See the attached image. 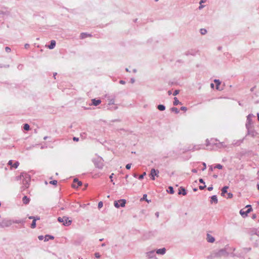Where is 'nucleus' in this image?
<instances>
[{
	"label": "nucleus",
	"mask_w": 259,
	"mask_h": 259,
	"mask_svg": "<svg viewBox=\"0 0 259 259\" xmlns=\"http://www.w3.org/2000/svg\"><path fill=\"white\" fill-rule=\"evenodd\" d=\"M95 255L96 257H97V258H100V255L99 253H96L95 254Z\"/></svg>",
	"instance_id": "72a5a7b5"
},
{
	"label": "nucleus",
	"mask_w": 259,
	"mask_h": 259,
	"mask_svg": "<svg viewBox=\"0 0 259 259\" xmlns=\"http://www.w3.org/2000/svg\"><path fill=\"white\" fill-rule=\"evenodd\" d=\"M205 2H206V0H201V1L200 2V6H199L200 9H202L203 7V6L202 5H201L202 3H204Z\"/></svg>",
	"instance_id": "5701e85b"
},
{
	"label": "nucleus",
	"mask_w": 259,
	"mask_h": 259,
	"mask_svg": "<svg viewBox=\"0 0 259 259\" xmlns=\"http://www.w3.org/2000/svg\"><path fill=\"white\" fill-rule=\"evenodd\" d=\"M155 1L157 2V1H158V0H155Z\"/></svg>",
	"instance_id": "052dcab7"
},
{
	"label": "nucleus",
	"mask_w": 259,
	"mask_h": 259,
	"mask_svg": "<svg viewBox=\"0 0 259 259\" xmlns=\"http://www.w3.org/2000/svg\"><path fill=\"white\" fill-rule=\"evenodd\" d=\"M214 82L216 83V89L218 90H221L220 89V81L219 80H214Z\"/></svg>",
	"instance_id": "dca6fc26"
},
{
	"label": "nucleus",
	"mask_w": 259,
	"mask_h": 259,
	"mask_svg": "<svg viewBox=\"0 0 259 259\" xmlns=\"http://www.w3.org/2000/svg\"><path fill=\"white\" fill-rule=\"evenodd\" d=\"M172 111H175L176 113H178L179 112L178 109L177 108H172Z\"/></svg>",
	"instance_id": "7c9ffc66"
},
{
	"label": "nucleus",
	"mask_w": 259,
	"mask_h": 259,
	"mask_svg": "<svg viewBox=\"0 0 259 259\" xmlns=\"http://www.w3.org/2000/svg\"><path fill=\"white\" fill-rule=\"evenodd\" d=\"M181 103L180 102V101L178 100V99H177V98L176 97H175L174 98V105H177L179 104H180Z\"/></svg>",
	"instance_id": "a211bd4d"
},
{
	"label": "nucleus",
	"mask_w": 259,
	"mask_h": 259,
	"mask_svg": "<svg viewBox=\"0 0 259 259\" xmlns=\"http://www.w3.org/2000/svg\"><path fill=\"white\" fill-rule=\"evenodd\" d=\"M82 185V183L81 181H78L77 179H74L73 180V183L72 185V187L74 188H78L79 186Z\"/></svg>",
	"instance_id": "39448f33"
},
{
	"label": "nucleus",
	"mask_w": 259,
	"mask_h": 259,
	"mask_svg": "<svg viewBox=\"0 0 259 259\" xmlns=\"http://www.w3.org/2000/svg\"><path fill=\"white\" fill-rule=\"evenodd\" d=\"M36 219H34V220H33L32 223L31 224V227L32 228H35L36 227Z\"/></svg>",
	"instance_id": "aec40b11"
},
{
	"label": "nucleus",
	"mask_w": 259,
	"mask_h": 259,
	"mask_svg": "<svg viewBox=\"0 0 259 259\" xmlns=\"http://www.w3.org/2000/svg\"><path fill=\"white\" fill-rule=\"evenodd\" d=\"M214 177L215 178H217V176H214Z\"/></svg>",
	"instance_id": "bf43d9fd"
},
{
	"label": "nucleus",
	"mask_w": 259,
	"mask_h": 259,
	"mask_svg": "<svg viewBox=\"0 0 259 259\" xmlns=\"http://www.w3.org/2000/svg\"><path fill=\"white\" fill-rule=\"evenodd\" d=\"M233 197V194L231 193H229L228 194V198H231Z\"/></svg>",
	"instance_id": "2f4dec72"
},
{
	"label": "nucleus",
	"mask_w": 259,
	"mask_h": 259,
	"mask_svg": "<svg viewBox=\"0 0 259 259\" xmlns=\"http://www.w3.org/2000/svg\"><path fill=\"white\" fill-rule=\"evenodd\" d=\"M8 164L11 166V168L13 167L16 168L18 166L19 163L17 161L15 163L13 164V161L11 160L8 162Z\"/></svg>",
	"instance_id": "0eeeda50"
},
{
	"label": "nucleus",
	"mask_w": 259,
	"mask_h": 259,
	"mask_svg": "<svg viewBox=\"0 0 259 259\" xmlns=\"http://www.w3.org/2000/svg\"><path fill=\"white\" fill-rule=\"evenodd\" d=\"M211 203H212L213 202H214L215 203H218V199L215 195L212 196L211 197Z\"/></svg>",
	"instance_id": "f3484780"
},
{
	"label": "nucleus",
	"mask_w": 259,
	"mask_h": 259,
	"mask_svg": "<svg viewBox=\"0 0 259 259\" xmlns=\"http://www.w3.org/2000/svg\"><path fill=\"white\" fill-rule=\"evenodd\" d=\"M5 50H6V51L7 53H9V52H10V51H11V49H10V48H9V47H6V48H5Z\"/></svg>",
	"instance_id": "c756f323"
},
{
	"label": "nucleus",
	"mask_w": 259,
	"mask_h": 259,
	"mask_svg": "<svg viewBox=\"0 0 259 259\" xmlns=\"http://www.w3.org/2000/svg\"><path fill=\"white\" fill-rule=\"evenodd\" d=\"M22 201L24 204H27L30 201V199L27 196H25L22 199Z\"/></svg>",
	"instance_id": "1a4fd4ad"
},
{
	"label": "nucleus",
	"mask_w": 259,
	"mask_h": 259,
	"mask_svg": "<svg viewBox=\"0 0 259 259\" xmlns=\"http://www.w3.org/2000/svg\"><path fill=\"white\" fill-rule=\"evenodd\" d=\"M23 128L25 130L28 131L29 130V125L28 124H25Z\"/></svg>",
	"instance_id": "412c9836"
},
{
	"label": "nucleus",
	"mask_w": 259,
	"mask_h": 259,
	"mask_svg": "<svg viewBox=\"0 0 259 259\" xmlns=\"http://www.w3.org/2000/svg\"><path fill=\"white\" fill-rule=\"evenodd\" d=\"M206 239L208 242H210V243H213L215 241L214 237H213L211 235H210L208 234L207 235Z\"/></svg>",
	"instance_id": "6e6552de"
},
{
	"label": "nucleus",
	"mask_w": 259,
	"mask_h": 259,
	"mask_svg": "<svg viewBox=\"0 0 259 259\" xmlns=\"http://www.w3.org/2000/svg\"><path fill=\"white\" fill-rule=\"evenodd\" d=\"M125 203H126V200L120 199L118 201H115L114 202V205L115 207L119 208L120 206L124 207Z\"/></svg>",
	"instance_id": "f03ea898"
},
{
	"label": "nucleus",
	"mask_w": 259,
	"mask_h": 259,
	"mask_svg": "<svg viewBox=\"0 0 259 259\" xmlns=\"http://www.w3.org/2000/svg\"><path fill=\"white\" fill-rule=\"evenodd\" d=\"M103 205V202L102 201H100V202H99V203H98V207H99V208H101V207H102Z\"/></svg>",
	"instance_id": "bb28decb"
},
{
	"label": "nucleus",
	"mask_w": 259,
	"mask_h": 259,
	"mask_svg": "<svg viewBox=\"0 0 259 259\" xmlns=\"http://www.w3.org/2000/svg\"><path fill=\"white\" fill-rule=\"evenodd\" d=\"M158 171L156 170L155 169H152L150 172V176L153 180H155V176L158 177Z\"/></svg>",
	"instance_id": "423d86ee"
},
{
	"label": "nucleus",
	"mask_w": 259,
	"mask_h": 259,
	"mask_svg": "<svg viewBox=\"0 0 259 259\" xmlns=\"http://www.w3.org/2000/svg\"><path fill=\"white\" fill-rule=\"evenodd\" d=\"M165 248H161V249H158L157 251H156V253L157 254H163L165 253Z\"/></svg>",
	"instance_id": "ddd939ff"
},
{
	"label": "nucleus",
	"mask_w": 259,
	"mask_h": 259,
	"mask_svg": "<svg viewBox=\"0 0 259 259\" xmlns=\"http://www.w3.org/2000/svg\"><path fill=\"white\" fill-rule=\"evenodd\" d=\"M113 175V174H112L110 175V178L111 179V180H112V178ZM111 181H112V180H111Z\"/></svg>",
	"instance_id": "c03bdc74"
},
{
	"label": "nucleus",
	"mask_w": 259,
	"mask_h": 259,
	"mask_svg": "<svg viewBox=\"0 0 259 259\" xmlns=\"http://www.w3.org/2000/svg\"><path fill=\"white\" fill-rule=\"evenodd\" d=\"M58 221L59 223H62V224L66 226H70L72 223V220H69L67 217H59Z\"/></svg>",
	"instance_id": "f257e3e1"
},
{
	"label": "nucleus",
	"mask_w": 259,
	"mask_h": 259,
	"mask_svg": "<svg viewBox=\"0 0 259 259\" xmlns=\"http://www.w3.org/2000/svg\"><path fill=\"white\" fill-rule=\"evenodd\" d=\"M257 189L259 190V184L257 185Z\"/></svg>",
	"instance_id": "3c124183"
},
{
	"label": "nucleus",
	"mask_w": 259,
	"mask_h": 259,
	"mask_svg": "<svg viewBox=\"0 0 259 259\" xmlns=\"http://www.w3.org/2000/svg\"><path fill=\"white\" fill-rule=\"evenodd\" d=\"M92 101L93 104L95 106L99 105L101 102L100 100L93 99Z\"/></svg>",
	"instance_id": "f8f14e48"
},
{
	"label": "nucleus",
	"mask_w": 259,
	"mask_h": 259,
	"mask_svg": "<svg viewBox=\"0 0 259 259\" xmlns=\"http://www.w3.org/2000/svg\"><path fill=\"white\" fill-rule=\"evenodd\" d=\"M30 180V179L29 177L26 176L25 179H24V180L23 181V184L24 185V186H23V187H22L23 190L28 188L29 185Z\"/></svg>",
	"instance_id": "20e7f679"
},
{
	"label": "nucleus",
	"mask_w": 259,
	"mask_h": 259,
	"mask_svg": "<svg viewBox=\"0 0 259 259\" xmlns=\"http://www.w3.org/2000/svg\"><path fill=\"white\" fill-rule=\"evenodd\" d=\"M157 108L160 111H163L165 110V106L163 105H159Z\"/></svg>",
	"instance_id": "6ab92c4d"
},
{
	"label": "nucleus",
	"mask_w": 259,
	"mask_h": 259,
	"mask_svg": "<svg viewBox=\"0 0 259 259\" xmlns=\"http://www.w3.org/2000/svg\"><path fill=\"white\" fill-rule=\"evenodd\" d=\"M120 83L121 84H124V83H125V81H123V80H120Z\"/></svg>",
	"instance_id": "37998d69"
},
{
	"label": "nucleus",
	"mask_w": 259,
	"mask_h": 259,
	"mask_svg": "<svg viewBox=\"0 0 259 259\" xmlns=\"http://www.w3.org/2000/svg\"><path fill=\"white\" fill-rule=\"evenodd\" d=\"M29 219H32L33 220H34V219H36V218L34 217L31 216V217H29Z\"/></svg>",
	"instance_id": "ea45409f"
},
{
	"label": "nucleus",
	"mask_w": 259,
	"mask_h": 259,
	"mask_svg": "<svg viewBox=\"0 0 259 259\" xmlns=\"http://www.w3.org/2000/svg\"><path fill=\"white\" fill-rule=\"evenodd\" d=\"M183 194V195H186L187 193L185 189L182 187L179 189V194Z\"/></svg>",
	"instance_id": "9d476101"
},
{
	"label": "nucleus",
	"mask_w": 259,
	"mask_h": 259,
	"mask_svg": "<svg viewBox=\"0 0 259 259\" xmlns=\"http://www.w3.org/2000/svg\"><path fill=\"white\" fill-rule=\"evenodd\" d=\"M50 238H51V239H53V238H54V237H50Z\"/></svg>",
	"instance_id": "5fc2aeb1"
},
{
	"label": "nucleus",
	"mask_w": 259,
	"mask_h": 259,
	"mask_svg": "<svg viewBox=\"0 0 259 259\" xmlns=\"http://www.w3.org/2000/svg\"><path fill=\"white\" fill-rule=\"evenodd\" d=\"M246 207H249L246 211H245L243 210V209H241L240 211V214L243 217H246L248 213L252 210L250 205H247Z\"/></svg>",
	"instance_id": "7ed1b4c3"
},
{
	"label": "nucleus",
	"mask_w": 259,
	"mask_h": 259,
	"mask_svg": "<svg viewBox=\"0 0 259 259\" xmlns=\"http://www.w3.org/2000/svg\"><path fill=\"white\" fill-rule=\"evenodd\" d=\"M199 182L201 183H204L203 180L202 179H199Z\"/></svg>",
	"instance_id": "79ce46f5"
},
{
	"label": "nucleus",
	"mask_w": 259,
	"mask_h": 259,
	"mask_svg": "<svg viewBox=\"0 0 259 259\" xmlns=\"http://www.w3.org/2000/svg\"><path fill=\"white\" fill-rule=\"evenodd\" d=\"M24 177V176L23 175H22V176H20V177Z\"/></svg>",
	"instance_id": "6e6d98bb"
},
{
	"label": "nucleus",
	"mask_w": 259,
	"mask_h": 259,
	"mask_svg": "<svg viewBox=\"0 0 259 259\" xmlns=\"http://www.w3.org/2000/svg\"><path fill=\"white\" fill-rule=\"evenodd\" d=\"M91 35L90 34H88L86 33H82L80 34V37L81 39H83L84 38H86L87 37H91Z\"/></svg>",
	"instance_id": "9b49d317"
},
{
	"label": "nucleus",
	"mask_w": 259,
	"mask_h": 259,
	"mask_svg": "<svg viewBox=\"0 0 259 259\" xmlns=\"http://www.w3.org/2000/svg\"><path fill=\"white\" fill-rule=\"evenodd\" d=\"M211 88H213V87H214V84H213V83H211Z\"/></svg>",
	"instance_id": "49530a36"
},
{
	"label": "nucleus",
	"mask_w": 259,
	"mask_h": 259,
	"mask_svg": "<svg viewBox=\"0 0 259 259\" xmlns=\"http://www.w3.org/2000/svg\"><path fill=\"white\" fill-rule=\"evenodd\" d=\"M73 141H76V142L78 141V140H79L78 138H76V137H74L73 138Z\"/></svg>",
	"instance_id": "4c0bfd02"
},
{
	"label": "nucleus",
	"mask_w": 259,
	"mask_h": 259,
	"mask_svg": "<svg viewBox=\"0 0 259 259\" xmlns=\"http://www.w3.org/2000/svg\"><path fill=\"white\" fill-rule=\"evenodd\" d=\"M24 177V176L23 175H22V176H20V177Z\"/></svg>",
	"instance_id": "4d7b16f0"
},
{
	"label": "nucleus",
	"mask_w": 259,
	"mask_h": 259,
	"mask_svg": "<svg viewBox=\"0 0 259 259\" xmlns=\"http://www.w3.org/2000/svg\"><path fill=\"white\" fill-rule=\"evenodd\" d=\"M181 109L183 111H186L187 110V108L186 107H182Z\"/></svg>",
	"instance_id": "f704fd0d"
},
{
	"label": "nucleus",
	"mask_w": 259,
	"mask_h": 259,
	"mask_svg": "<svg viewBox=\"0 0 259 259\" xmlns=\"http://www.w3.org/2000/svg\"><path fill=\"white\" fill-rule=\"evenodd\" d=\"M206 32H207V31L205 29H200V33H201V34L204 35V34H206Z\"/></svg>",
	"instance_id": "4be33fe9"
},
{
	"label": "nucleus",
	"mask_w": 259,
	"mask_h": 259,
	"mask_svg": "<svg viewBox=\"0 0 259 259\" xmlns=\"http://www.w3.org/2000/svg\"><path fill=\"white\" fill-rule=\"evenodd\" d=\"M39 239L40 240H41V239H42V237H39Z\"/></svg>",
	"instance_id": "864d4df0"
},
{
	"label": "nucleus",
	"mask_w": 259,
	"mask_h": 259,
	"mask_svg": "<svg viewBox=\"0 0 259 259\" xmlns=\"http://www.w3.org/2000/svg\"><path fill=\"white\" fill-rule=\"evenodd\" d=\"M28 46H29V45H27V44L25 45V48H27V47H28Z\"/></svg>",
	"instance_id": "de8ad7c7"
},
{
	"label": "nucleus",
	"mask_w": 259,
	"mask_h": 259,
	"mask_svg": "<svg viewBox=\"0 0 259 259\" xmlns=\"http://www.w3.org/2000/svg\"><path fill=\"white\" fill-rule=\"evenodd\" d=\"M36 220H39V217H35Z\"/></svg>",
	"instance_id": "09e8293b"
},
{
	"label": "nucleus",
	"mask_w": 259,
	"mask_h": 259,
	"mask_svg": "<svg viewBox=\"0 0 259 259\" xmlns=\"http://www.w3.org/2000/svg\"><path fill=\"white\" fill-rule=\"evenodd\" d=\"M131 167V164H127L126 165V168L127 169H130Z\"/></svg>",
	"instance_id": "473e14b6"
},
{
	"label": "nucleus",
	"mask_w": 259,
	"mask_h": 259,
	"mask_svg": "<svg viewBox=\"0 0 259 259\" xmlns=\"http://www.w3.org/2000/svg\"><path fill=\"white\" fill-rule=\"evenodd\" d=\"M215 168H218V169H222L223 166L220 164H218L215 166Z\"/></svg>",
	"instance_id": "a878e982"
},
{
	"label": "nucleus",
	"mask_w": 259,
	"mask_h": 259,
	"mask_svg": "<svg viewBox=\"0 0 259 259\" xmlns=\"http://www.w3.org/2000/svg\"><path fill=\"white\" fill-rule=\"evenodd\" d=\"M203 166H204V167H205V168H206V165H205V163H203Z\"/></svg>",
	"instance_id": "603ef678"
},
{
	"label": "nucleus",
	"mask_w": 259,
	"mask_h": 259,
	"mask_svg": "<svg viewBox=\"0 0 259 259\" xmlns=\"http://www.w3.org/2000/svg\"><path fill=\"white\" fill-rule=\"evenodd\" d=\"M228 188H229L228 186H225L222 188V193H221L222 196H225V194L226 193H227V189H228Z\"/></svg>",
	"instance_id": "4468645a"
},
{
	"label": "nucleus",
	"mask_w": 259,
	"mask_h": 259,
	"mask_svg": "<svg viewBox=\"0 0 259 259\" xmlns=\"http://www.w3.org/2000/svg\"><path fill=\"white\" fill-rule=\"evenodd\" d=\"M213 188L212 187H209L207 189L208 191H211L212 190Z\"/></svg>",
	"instance_id": "58836bf2"
},
{
	"label": "nucleus",
	"mask_w": 259,
	"mask_h": 259,
	"mask_svg": "<svg viewBox=\"0 0 259 259\" xmlns=\"http://www.w3.org/2000/svg\"><path fill=\"white\" fill-rule=\"evenodd\" d=\"M1 206V203H0V206Z\"/></svg>",
	"instance_id": "680f3d73"
},
{
	"label": "nucleus",
	"mask_w": 259,
	"mask_h": 259,
	"mask_svg": "<svg viewBox=\"0 0 259 259\" xmlns=\"http://www.w3.org/2000/svg\"><path fill=\"white\" fill-rule=\"evenodd\" d=\"M147 195L144 194L143 197V199L145 200L146 201H148V200L146 199Z\"/></svg>",
	"instance_id": "c9c22d12"
},
{
	"label": "nucleus",
	"mask_w": 259,
	"mask_h": 259,
	"mask_svg": "<svg viewBox=\"0 0 259 259\" xmlns=\"http://www.w3.org/2000/svg\"><path fill=\"white\" fill-rule=\"evenodd\" d=\"M206 186L204 185V186H199V189L200 190H203Z\"/></svg>",
	"instance_id": "e433bc0d"
},
{
	"label": "nucleus",
	"mask_w": 259,
	"mask_h": 259,
	"mask_svg": "<svg viewBox=\"0 0 259 259\" xmlns=\"http://www.w3.org/2000/svg\"><path fill=\"white\" fill-rule=\"evenodd\" d=\"M179 93V90H175V92L173 93L174 96H176Z\"/></svg>",
	"instance_id": "c85d7f7f"
},
{
	"label": "nucleus",
	"mask_w": 259,
	"mask_h": 259,
	"mask_svg": "<svg viewBox=\"0 0 259 259\" xmlns=\"http://www.w3.org/2000/svg\"><path fill=\"white\" fill-rule=\"evenodd\" d=\"M168 95H171V92L170 91H169L168 92Z\"/></svg>",
	"instance_id": "a18cd8bd"
},
{
	"label": "nucleus",
	"mask_w": 259,
	"mask_h": 259,
	"mask_svg": "<svg viewBox=\"0 0 259 259\" xmlns=\"http://www.w3.org/2000/svg\"><path fill=\"white\" fill-rule=\"evenodd\" d=\"M50 184L54 185H56L57 184V181L56 180L51 181L50 182Z\"/></svg>",
	"instance_id": "b1692460"
},
{
	"label": "nucleus",
	"mask_w": 259,
	"mask_h": 259,
	"mask_svg": "<svg viewBox=\"0 0 259 259\" xmlns=\"http://www.w3.org/2000/svg\"><path fill=\"white\" fill-rule=\"evenodd\" d=\"M146 175V172H144L142 175H141L139 177V179H142L143 178H144V176Z\"/></svg>",
	"instance_id": "cd10ccee"
},
{
	"label": "nucleus",
	"mask_w": 259,
	"mask_h": 259,
	"mask_svg": "<svg viewBox=\"0 0 259 259\" xmlns=\"http://www.w3.org/2000/svg\"><path fill=\"white\" fill-rule=\"evenodd\" d=\"M56 45V41L54 40H51V44L48 46L50 49H53L54 48Z\"/></svg>",
	"instance_id": "2eb2a0df"
},
{
	"label": "nucleus",
	"mask_w": 259,
	"mask_h": 259,
	"mask_svg": "<svg viewBox=\"0 0 259 259\" xmlns=\"http://www.w3.org/2000/svg\"><path fill=\"white\" fill-rule=\"evenodd\" d=\"M258 120H259V113H257V114Z\"/></svg>",
	"instance_id": "8fccbe9b"
},
{
	"label": "nucleus",
	"mask_w": 259,
	"mask_h": 259,
	"mask_svg": "<svg viewBox=\"0 0 259 259\" xmlns=\"http://www.w3.org/2000/svg\"><path fill=\"white\" fill-rule=\"evenodd\" d=\"M168 189L169 190V193L170 194H174V191L173 188L172 187H171V186L169 187Z\"/></svg>",
	"instance_id": "393cba45"
},
{
	"label": "nucleus",
	"mask_w": 259,
	"mask_h": 259,
	"mask_svg": "<svg viewBox=\"0 0 259 259\" xmlns=\"http://www.w3.org/2000/svg\"><path fill=\"white\" fill-rule=\"evenodd\" d=\"M192 171L193 172L196 173V172H197V170H196V169H193L192 170Z\"/></svg>",
	"instance_id": "a19ab883"
},
{
	"label": "nucleus",
	"mask_w": 259,
	"mask_h": 259,
	"mask_svg": "<svg viewBox=\"0 0 259 259\" xmlns=\"http://www.w3.org/2000/svg\"><path fill=\"white\" fill-rule=\"evenodd\" d=\"M24 177V176L23 175H22V176H20V177Z\"/></svg>",
	"instance_id": "13d9d810"
}]
</instances>
